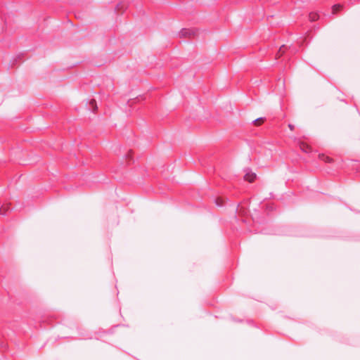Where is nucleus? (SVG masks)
Segmentation results:
<instances>
[{"instance_id":"nucleus-5","label":"nucleus","mask_w":360,"mask_h":360,"mask_svg":"<svg viewBox=\"0 0 360 360\" xmlns=\"http://www.w3.org/2000/svg\"><path fill=\"white\" fill-rule=\"evenodd\" d=\"M285 50V46L283 45L279 49L278 53H276V57L280 58L284 53Z\"/></svg>"},{"instance_id":"nucleus-2","label":"nucleus","mask_w":360,"mask_h":360,"mask_svg":"<svg viewBox=\"0 0 360 360\" xmlns=\"http://www.w3.org/2000/svg\"><path fill=\"white\" fill-rule=\"evenodd\" d=\"M300 148L302 150L307 152V153L309 152L311 150L310 146L305 143H302V142L300 143Z\"/></svg>"},{"instance_id":"nucleus-3","label":"nucleus","mask_w":360,"mask_h":360,"mask_svg":"<svg viewBox=\"0 0 360 360\" xmlns=\"http://www.w3.org/2000/svg\"><path fill=\"white\" fill-rule=\"evenodd\" d=\"M343 6L341 4H335L332 7V13L333 14L337 13L342 9Z\"/></svg>"},{"instance_id":"nucleus-6","label":"nucleus","mask_w":360,"mask_h":360,"mask_svg":"<svg viewBox=\"0 0 360 360\" xmlns=\"http://www.w3.org/2000/svg\"><path fill=\"white\" fill-rule=\"evenodd\" d=\"M89 105L92 108L94 111H96L97 110L96 102V101L94 99H91L89 101Z\"/></svg>"},{"instance_id":"nucleus-7","label":"nucleus","mask_w":360,"mask_h":360,"mask_svg":"<svg viewBox=\"0 0 360 360\" xmlns=\"http://www.w3.org/2000/svg\"><path fill=\"white\" fill-rule=\"evenodd\" d=\"M264 118H262V117L258 118L255 120V125L259 126L264 122Z\"/></svg>"},{"instance_id":"nucleus-8","label":"nucleus","mask_w":360,"mask_h":360,"mask_svg":"<svg viewBox=\"0 0 360 360\" xmlns=\"http://www.w3.org/2000/svg\"><path fill=\"white\" fill-rule=\"evenodd\" d=\"M288 127L290 128V129L291 131L294 130V126H293L292 124H289V125H288Z\"/></svg>"},{"instance_id":"nucleus-1","label":"nucleus","mask_w":360,"mask_h":360,"mask_svg":"<svg viewBox=\"0 0 360 360\" xmlns=\"http://www.w3.org/2000/svg\"><path fill=\"white\" fill-rule=\"evenodd\" d=\"M257 177V175L255 173L253 172H248L245 176L244 179L250 183L253 182Z\"/></svg>"},{"instance_id":"nucleus-4","label":"nucleus","mask_w":360,"mask_h":360,"mask_svg":"<svg viewBox=\"0 0 360 360\" xmlns=\"http://www.w3.org/2000/svg\"><path fill=\"white\" fill-rule=\"evenodd\" d=\"M309 20L311 21H316L319 19V16L317 13H311L309 15Z\"/></svg>"}]
</instances>
